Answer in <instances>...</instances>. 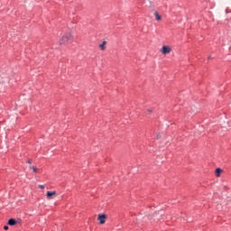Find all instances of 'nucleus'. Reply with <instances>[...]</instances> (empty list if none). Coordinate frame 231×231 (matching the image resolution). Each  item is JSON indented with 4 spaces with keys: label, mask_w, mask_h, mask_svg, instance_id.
I'll return each mask as SVG.
<instances>
[{
    "label": "nucleus",
    "mask_w": 231,
    "mask_h": 231,
    "mask_svg": "<svg viewBox=\"0 0 231 231\" xmlns=\"http://www.w3.org/2000/svg\"><path fill=\"white\" fill-rule=\"evenodd\" d=\"M154 16L156 21H162V16L160 15V14H158V12H154Z\"/></svg>",
    "instance_id": "obj_8"
},
{
    "label": "nucleus",
    "mask_w": 231,
    "mask_h": 231,
    "mask_svg": "<svg viewBox=\"0 0 231 231\" xmlns=\"http://www.w3.org/2000/svg\"><path fill=\"white\" fill-rule=\"evenodd\" d=\"M57 191H47L46 193L47 199H53V198H57Z\"/></svg>",
    "instance_id": "obj_3"
},
{
    "label": "nucleus",
    "mask_w": 231,
    "mask_h": 231,
    "mask_svg": "<svg viewBox=\"0 0 231 231\" xmlns=\"http://www.w3.org/2000/svg\"><path fill=\"white\" fill-rule=\"evenodd\" d=\"M221 172H223V170L221 168H217L215 171V174L217 178H219L221 176Z\"/></svg>",
    "instance_id": "obj_6"
},
{
    "label": "nucleus",
    "mask_w": 231,
    "mask_h": 231,
    "mask_svg": "<svg viewBox=\"0 0 231 231\" xmlns=\"http://www.w3.org/2000/svg\"><path fill=\"white\" fill-rule=\"evenodd\" d=\"M106 219H107V217L106 215H98L97 221H99L100 225H104L106 223Z\"/></svg>",
    "instance_id": "obj_4"
},
{
    "label": "nucleus",
    "mask_w": 231,
    "mask_h": 231,
    "mask_svg": "<svg viewBox=\"0 0 231 231\" xmlns=\"http://www.w3.org/2000/svg\"><path fill=\"white\" fill-rule=\"evenodd\" d=\"M4 228H5V230H8V226H5Z\"/></svg>",
    "instance_id": "obj_12"
},
{
    "label": "nucleus",
    "mask_w": 231,
    "mask_h": 231,
    "mask_svg": "<svg viewBox=\"0 0 231 231\" xmlns=\"http://www.w3.org/2000/svg\"><path fill=\"white\" fill-rule=\"evenodd\" d=\"M106 44H107V42H103V43L99 45V48H101V50H106Z\"/></svg>",
    "instance_id": "obj_9"
},
{
    "label": "nucleus",
    "mask_w": 231,
    "mask_h": 231,
    "mask_svg": "<svg viewBox=\"0 0 231 231\" xmlns=\"http://www.w3.org/2000/svg\"><path fill=\"white\" fill-rule=\"evenodd\" d=\"M148 113H150V114L152 113V110H148Z\"/></svg>",
    "instance_id": "obj_14"
},
{
    "label": "nucleus",
    "mask_w": 231,
    "mask_h": 231,
    "mask_svg": "<svg viewBox=\"0 0 231 231\" xmlns=\"http://www.w3.org/2000/svg\"><path fill=\"white\" fill-rule=\"evenodd\" d=\"M73 42V35L69 32L66 33L60 41V44H68V42Z\"/></svg>",
    "instance_id": "obj_1"
},
{
    "label": "nucleus",
    "mask_w": 231,
    "mask_h": 231,
    "mask_svg": "<svg viewBox=\"0 0 231 231\" xmlns=\"http://www.w3.org/2000/svg\"><path fill=\"white\" fill-rule=\"evenodd\" d=\"M162 219H165V216L160 212L153 214V221L158 223V221H162Z\"/></svg>",
    "instance_id": "obj_2"
},
{
    "label": "nucleus",
    "mask_w": 231,
    "mask_h": 231,
    "mask_svg": "<svg viewBox=\"0 0 231 231\" xmlns=\"http://www.w3.org/2000/svg\"><path fill=\"white\" fill-rule=\"evenodd\" d=\"M30 169H32L33 172H37L39 171L36 166H30Z\"/></svg>",
    "instance_id": "obj_10"
},
{
    "label": "nucleus",
    "mask_w": 231,
    "mask_h": 231,
    "mask_svg": "<svg viewBox=\"0 0 231 231\" xmlns=\"http://www.w3.org/2000/svg\"><path fill=\"white\" fill-rule=\"evenodd\" d=\"M27 163H32V160H28V161H27Z\"/></svg>",
    "instance_id": "obj_13"
},
{
    "label": "nucleus",
    "mask_w": 231,
    "mask_h": 231,
    "mask_svg": "<svg viewBox=\"0 0 231 231\" xmlns=\"http://www.w3.org/2000/svg\"><path fill=\"white\" fill-rule=\"evenodd\" d=\"M17 223V220L16 219H14V218H10L8 220V225H10V226H14V225H15Z\"/></svg>",
    "instance_id": "obj_7"
},
{
    "label": "nucleus",
    "mask_w": 231,
    "mask_h": 231,
    "mask_svg": "<svg viewBox=\"0 0 231 231\" xmlns=\"http://www.w3.org/2000/svg\"><path fill=\"white\" fill-rule=\"evenodd\" d=\"M162 53L163 55H167V53H171V48L170 47H167V46H163L162 48Z\"/></svg>",
    "instance_id": "obj_5"
},
{
    "label": "nucleus",
    "mask_w": 231,
    "mask_h": 231,
    "mask_svg": "<svg viewBox=\"0 0 231 231\" xmlns=\"http://www.w3.org/2000/svg\"><path fill=\"white\" fill-rule=\"evenodd\" d=\"M39 189H44V185H39Z\"/></svg>",
    "instance_id": "obj_11"
},
{
    "label": "nucleus",
    "mask_w": 231,
    "mask_h": 231,
    "mask_svg": "<svg viewBox=\"0 0 231 231\" xmlns=\"http://www.w3.org/2000/svg\"><path fill=\"white\" fill-rule=\"evenodd\" d=\"M157 138H161L160 134L157 135Z\"/></svg>",
    "instance_id": "obj_15"
}]
</instances>
